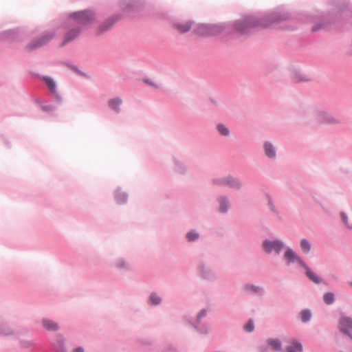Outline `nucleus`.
Instances as JSON below:
<instances>
[{
    "label": "nucleus",
    "instance_id": "5",
    "mask_svg": "<svg viewBox=\"0 0 352 352\" xmlns=\"http://www.w3.org/2000/svg\"><path fill=\"white\" fill-rule=\"evenodd\" d=\"M217 183L222 185L228 186L230 188H239L241 186L240 182L232 177H227L217 181Z\"/></svg>",
    "mask_w": 352,
    "mask_h": 352
},
{
    "label": "nucleus",
    "instance_id": "20",
    "mask_svg": "<svg viewBox=\"0 0 352 352\" xmlns=\"http://www.w3.org/2000/svg\"><path fill=\"white\" fill-rule=\"evenodd\" d=\"M220 206H219V210L221 212H226L228 210V204L227 200L225 198H221L219 199Z\"/></svg>",
    "mask_w": 352,
    "mask_h": 352
},
{
    "label": "nucleus",
    "instance_id": "30",
    "mask_svg": "<svg viewBox=\"0 0 352 352\" xmlns=\"http://www.w3.org/2000/svg\"><path fill=\"white\" fill-rule=\"evenodd\" d=\"M341 217H342V219L343 222H344L345 224H346V220H347V217H346V215L344 213L342 212V213H341Z\"/></svg>",
    "mask_w": 352,
    "mask_h": 352
},
{
    "label": "nucleus",
    "instance_id": "1",
    "mask_svg": "<svg viewBox=\"0 0 352 352\" xmlns=\"http://www.w3.org/2000/svg\"><path fill=\"white\" fill-rule=\"evenodd\" d=\"M94 19V14L91 11H82L74 13L69 19L71 25H87Z\"/></svg>",
    "mask_w": 352,
    "mask_h": 352
},
{
    "label": "nucleus",
    "instance_id": "32",
    "mask_svg": "<svg viewBox=\"0 0 352 352\" xmlns=\"http://www.w3.org/2000/svg\"><path fill=\"white\" fill-rule=\"evenodd\" d=\"M206 312L205 310H202L198 315V318H200L201 317L205 316Z\"/></svg>",
    "mask_w": 352,
    "mask_h": 352
},
{
    "label": "nucleus",
    "instance_id": "3",
    "mask_svg": "<svg viewBox=\"0 0 352 352\" xmlns=\"http://www.w3.org/2000/svg\"><path fill=\"white\" fill-rule=\"evenodd\" d=\"M263 248L266 252L275 251L279 253L283 248V243L280 241H265L263 243Z\"/></svg>",
    "mask_w": 352,
    "mask_h": 352
},
{
    "label": "nucleus",
    "instance_id": "25",
    "mask_svg": "<svg viewBox=\"0 0 352 352\" xmlns=\"http://www.w3.org/2000/svg\"><path fill=\"white\" fill-rule=\"evenodd\" d=\"M186 237L188 241H192L198 238V234L195 231H191L187 234Z\"/></svg>",
    "mask_w": 352,
    "mask_h": 352
},
{
    "label": "nucleus",
    "instance_id": "17",
    "mask_svg": "<svg viewBox=\"0 0 352 352\" xmlns=\"http://www.w3.org/2000/svg\"><path fill=\"white\" fill-rule=\"evenodd\" d=\"M114 23V21L112 19H109L104 23L99 28V33H102L107 30H109L111 26Z\"/></svg>",
    "mask_w": 352,
    "mask_h": 352
},
{
    "label": "nucleus",
    "instance_id": "29",
    "mask_svg": "<svg viewBox=\"0 0 352 352\" xmlns=\"http://www.w3.org/2000/svg\"><path fill=\"white\" fill-rule=\"evenodd\" d=\"M5 328H2L0 329V333L3 335H10L12 333V331L8 329H4Z\"/></svg>",
    "mask_w": 352,
    "mask_h": 352
},
{
    "label": "nucleus",
    "instance_id": "18",
    "mask_svg": "<svg viewBox=\"0 0 352 352\" xmlns=\"http://www.w3.org/2000/svg\"><path fill=\"white\" fill-rule=\"evenodd\" d=\"M208 27L206 25H199L195 30V32L200 35H206L208 34Z\"/></svg>",
    "mask_w": 352,
    "mask_h": 352
},
{
    "label": "nucleus",
    "instance_id": "2",
    "mask_svg": "<svg viewBox=\"0 0 352 352\" xmlns=\"http://www.w3.org/2000/svg\"><path fill=\"white\" fill-rule=\"evenodd\" d=\"M268 26L269 25L265 21H255L254 19H248L236 23V28L241 33L248 32L250 28H265Z\"/></svg>",
    "mask_w": 352,
    "mask_h": 352
},
{
    "label": "nucleus",
    "instance_id": "19",
    "mask_svg": "<svg viewBox=\"0 0 352 352\" xmlns=\"http://www.w3.org/2000/svg\"><path fill=\"white\" fill-rule=\"evenodd\" d=\"M323 300L326 304L330 305L334 301V294L331 292L326 293L324 295Z\"/></svg>",
    "mask_w": 352,
    "mask_h": 352
},
{
    "label": "nucleus",
    "instance_id": "7",
    "mask_svg": "<svg viewBox=\"0 0 352 352\" xmlns=\"http://www.w3.org/2000/svg\"><path fill=\"white\" fill-rule=\"evenodd\" d=\"M284 256L285 258L287 261L288 265L294 262H298L302 266L304 263L302 261L291 249H287L286 250Z\"/></svg>",
    "mask_w": 352,
    "mask_h": 352
},
{
    "label": "nucleus",
    "instance_id": "11",
    "mask_svg": "<svg viewBox=\"0 0 352 352\" xmlns=\"http://www.w3.org/2000/svg\"><path fill=\"white\" fill-rule=\"evenodd\" d=\"M267 342L268 346L274 351H279L281 350L282 344H281V342L278 339H274V338L268 339Z\"/></svg>",
    "mask_w": 352,
    "mask_h": 352
},
{
    "label": "nucleus",
    "instance_id": "12",
    "mask_svg": "<svg viewBox=\"0 0 352 352\" xmlns=\"http://www.w3.org/2000/svg\"><path fill=\"white\" fill-rule=\"evenodd\" d=\"M42 323L43 327L48 331H56L58 329V324L50 320L44 319Z\"/></svg>",
    "mask_w": 352,
    "mask_h": 352
},
{
    "label": "nucleus",
    "instance_id": "33",
    "mask_svg": "<svg viewBox=\"0 0 352 352\" xmlns=\"http://www.w3.org/2000/svg\"><path fill=\"white\" fill-rule=\"evenodd\" d=\"M350 286L352 287V281L349 283Z\"/></svg>",
    "mask_w": 352,
    "mask_h": 352
},
{
    "label": "nucleus",
    "instance_id": "21",
    "mask_svg": "<svg viewBox=\"0 0 352 352\" xmlns=\"http://www.w3.org/2000/svg\"><path fill=\"white\" fill-rule=\"evenodd\" d=\"M300 247H301V249L305 252H309V250L311 249V245H310L309 242L307 240H306V239H302L300 241Z\"/></svg>",
    "mask_w": 352,
    "mask_h": 352
},
{
    "label": "nucleus",
    "instance_id": "31",
    "mask_svg": "<svg viewBox=\"0 0 352 352\" xmlns=\"http://www.w3.org/2000/svg\"><path fill=\"white\" fill-rule=\"evenodd\" d=\"M74 352H84V350L82 347H78L74 350Z\"/></svg>",
    "mask_w": 352,
    "mask_h": 352
},
{
    "label": "nucleus",
    "instance_id": "22",
    "mask_svg": "<svg viewBox=\"0 0 352 352\" xmlns=\"http://www.w3.org/2000/svg\"><path fill=\"white\" fill-rule=\"evenodd\" d=\"M219 133L223 135H229V129L223 124H219L217 126Z\"/></svg>",
    "mask_w": 352,
    "mask_h": 352
},
{
    "label": "nucleus",
    "instance_id": "23",
    "mask_svg": "<svg viewBox=\"0 0 352 352\" xmlns=\"http://www.w3.org/2000/svg\"><path fill=\"white\" fill-rule=\"evenodd\" d=\"M301 320L302 322L308 321L311 318V313L308 310H304L300 313Z\"/></svg>",
    "mask_w": 352,
    "mask_h": 352
},
{
    "label": "nucleus",
    "instance_id": "8",
    "mask_svg": "<svg viewBox=\"0 0 352 352\" xmlns=\"http://www.w3.org/2000/svg\"><path fill=\"white\" fill-rule=\"evenodd\" d=\"M52 37V35L45 36L41 38L40 39H38V41H34L33 43H31L29 45V47L31 50L39 47L43 45L45 43H46L47 41H49Z\"/></svg>",
    "mask_w": 352,
    "mask_h": 352
},
{
    "label": "nucleus",
    "instance_id": "13",
    "mask_svg": "<svg viewBox=\"0 0 352 352\" xmlns=\"http://www.w3.org/2000/svg\"><path fill=\"white\" fill-rule=\"evenodd\" d=\"M80 32L79 30H72L69 31L65 36L63 45L74 39L79 34Z\"/></svg>",
    "mask_w": 352,
    "mask_h": 352
},
{
    "label": "nucleus",
    "instance_id": "15",
    "mask_svg": "<svg viewBox=\"0 0 352 352\" xmlns=\"http://www.w3.org/2000/svg\"><path fill=\"white\" fill-rule=\"evenodd\" d=\"M43 80H44L48 88L50 89V91L54 94L56 93V85L54 80L52 78L48 76L43 77Z\"/></svg>",
    "mask_w": 352,
    "mask_h": 352
},
{
    "label": "nucleus",
    "instance_id": "10",
    "mask_svg": "<svg viewBox=\"0 0 352 352\" xmlns=\"http://www.w3.org/2000/svg\"><path fill=\"white\" fill-rule=\"evenodd\" d=\"M306 270V275L314 283H319L320 282V279L319 277L312 272L305 263L302 265Z\"/></svg>",
    "mask_w": 352,
    "mask_h": 352
},
{
    "label": "nucleus",
    "instance_id": "9",
    "mask_svg": "<svg viewBox=\"0 0 352 352\" xmlns=\"http://www.w3.org/2000/svg\"><path fill=\"white\" fill-rule=\"evenodd\" d=\"M302 344L295 340H293L291 344L286 347V352H302Z\"/></svg>",
    "mask_w": 352,
    "mask_h": 352
},
{
    "label": "nucleus",
    "instance_id": "16",
    "mask_svg": "<svg viewBox=\"0 0 352 352\" xmlns=\"http://www.w3.org/2000/svg\"><path fill=\"white\" fill-rule=\"evenodd\" d=\"M121 103L122 100L120 98H113L109 101V106L114 111L119 112V106L121 104Z\"/></svg>",
    "mask_w": 352,
    "mask_h": 352
},
{
    "label": "nucleus",
    "instance_id": "4",
    "mask_svg": "<svg viewBox=\"0 0 352 352\" xmlns=\"http://www.w3.org/2000/svg\"><path fill=\"white\" fill-rule=\"evenodd\" d=\"M193 23L191 21H186L175 23L173 25L174 28L179 33L184 34L188 32L192 27Z\"/></svg>",
    "mask_w": 352,
    "mask_h": 352
},
{
    "label": "nucleus",
    "instance_id": "27",
    "mask_svg": "<svg viewBox=\"0 0 352 352\" xmlns=\"http://www.w3.org/2000/svg\"><path fill=\"white\" fill-rule=\"evenodd\" d=\"M324 122L328 123H335L337 122V120L331 116L330 115H324Z\"/></svg>",
    "mask_w": 352,
    "mask_h": 352
},
{
    "label": "nucleus",
    "instance_id": "6",
    "mask_svg": "<svg viewBox=\"0 0 352 352\" xmlns=\"http://www.w3.org/2000/svg\"><path fill=\"white\" fill-rule=\"evenodd\" d=\"M339 327L342 332L348 333L352 329V319L348 317H342L340 320Z\"/></svg>",
    "mask_w": 352,
    "mask_h": 352
},
{
    "label": "nucleus",
    "instance_id": "14",
    "mask_svg": "<svg viewBox=\"0 0 352 352\" xmlns=\"http://www.w3.org/2000/svg\"><path fill=\"white\" fill-rule=\"evenodd\" d=\"M264 148L266 155L269 157H274L276 156L274 148L271 143L266 142L264 144Z\"/></svg>",
    "mask_w": 352,
    "mask_h": 352
},
{
    "label": "nucleus",
    "instance_id": "24",
    "mask_svg": "<svg viewBox=\"0 0 352 352\" xmlns=\"http://www.w3.org/2000/svg\"><path fill=\"white\" fill-rule=\"evenodd\" d=\"M149 301L152 305H158L161 302V299L156 294H153L149 298Z\"/></svg>",
    "mask_w": 352,
    "mask_h": 352
},
{
    "label": "nucleus",
    "instance_id": "28",
    "mask_svg": "<svg viewBox=\"0 0 352 352\" xmlns=\"http://www.w3.org/2000/svg\"><path fill=\"white\" fill-rule=\"evenodd\" d=\"M246 289L253 292H258L260 291V289L258 287H256L252 285L247 286Z\"/></svg>",
    "mask_w": 352,
    "mask_h": 352
},
{
    "label": "nucleus",
    "instance_id": "26",
    "mask_svg": "<svg viewBox=\"0 0 352 352\" xmlns=\"http://www.w3.org/2000/svg\"><path fill=\"white\" fill-rule=\"evenodd\" d=\"M244 329L248 332H251L254 330V323L252 320H250L244 326Z\"/></svg>",
    "mask_w": 352,
    "mask_h": 352
}]
</instances>
